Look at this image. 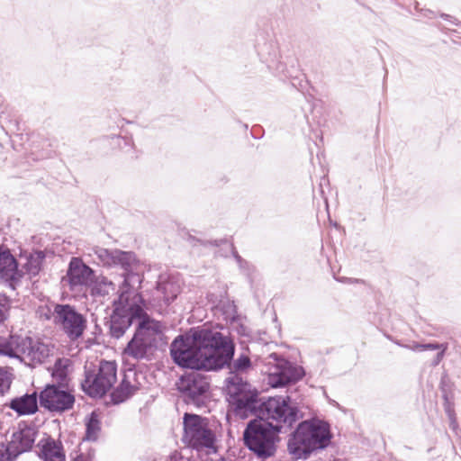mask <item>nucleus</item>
I'll list each match as a JSON object with an SVG mask.
<instances>
[{
	"instance_id": "1",
	"label": "nucleus",
	"mask_w": 461,
	"mask_h": 461,
	"mask_svg": "<svg viewBox=\"0 0 461 461\" xmlns=\"http://www.w3.org/2000/svg\"><path fill=\"white\" fill-rule=\"evenodd\" d=\"M232 409L240 419L252 414L258 418L249 423L243 438L249 448L261 456H271L277 434L299 419L298 410L290 406L286 399L273 397L261 402L258 391L247 384L236 388Z\"/></svg>"
},
{
	"instance_id": "2",
	"label": "nucleus",
	"mask_w": 461,
	"mask_h": 461,
	"mask_svg": "<svg viewBox=\"0 0 461 461\" xmlns=\"http://www.w3.org/2000/svg\"><path fill=\"white\" fill-rule=\"evenodd\" d=\"M217 329L191 328L185 335L176 338L170 345L174 362L193 370H217L230 366V331Z\"/></svg>"
},
{
	"instance_id": "3",
	"label": "nucleus",
	"mask_w": 461,
	"mask_h": 461,
	"mask_svg": "<svg viewBox=\"0 0 461 461\" xmlns=\"http://www.w3.org/2000/svg\"><path fill=\"white\" fill-rule=\"evenodd\" d=\"M113 310L110 316V334L114 339L122 338L134 321H141L149 316L144 309V303L135 288H122L119 296L113 303Z\"/></svg>"
},
{
	"instance_id": "4",
	"label": "nucleus",
	"mask_w": 461,
	"mask_h": 461,
	"mask_svg": "<svg viewBox=\"0 0 461 461\" xmlns=\"http://www.w3.org/2000/svg\"><path fill=\"white\" fill-rule=\"evenodd\" d=\"M330 441L329 424L320 420H305L288 441L289 453L296 459L307 458L316 449L324 448Z\"/></svg>"
},
{
	"instance_id": "5",
	"label": "nucleus",
	"mask_w": 461,
	"mask_h": 461,
	"mask_svg": "<svg viewBox=\"0 0 461 461\" xmlns=\"http://www.w3.org/2000/svg\"><path fill=\"white\" fill-rule=\"evenodd\" d=\"M162 329L161 322L145 316L138 322L133 337L128 342L123 354L136 360L149 359L157 348Z\"/></svg>"
},
{
	"instance_id": "6",
	"label": "nucleus",
	"mask_w": 461,
	"mask_h": 461,
	"mask_svg": "<svg viewBox=\"0 0 461 461\" xmlns=\"http://www.w3.org/2000/svg\"><path fill=\"white\" fill-rule=\"evenodd\" d=\"M116 380V363L102 360L97 368L85 366V379L81 383V387L91 397H103L113 386Z\"/></svg>"
},
{
	"instance_id": "7",
	"label": "nucleus",
	"mask_w": 461,
	"mask_h": 461,
	"mask_svg": "<svg viewBox=\"0 0 461 461\" xmlns=\"http://www.w3.org/2000/svg\"><path fill=\"white\" fill-rule=\"evenodd\" d=\"M183 440L188 447L198 451L212 448L214 434L208 428L205 419L196 414L185 413Z\"/></svg>"
},
{
	"instance_id": "8",
	"label": "nucleus",
	"mask_w": 461,
	"mask_h": 461,
	"mask_svg": "<svg viewBox=\"0 0 461 461\" xmlns=\"http://www.w3.org/2000/svg\"><path fill=\"white\" fill-rule=\"evenodd\" d=\"M53 323L72 341L78 339L86 329V319L70 304L56 303Z\"/></svg>"
},
{
	"instance_id": "9",
	"label": "nucleus",
	"mask_w": 461,
	"mask_h": 461,
	"mask_svg": "<svg viewBox=\"0 0 461 461\" xmlns=\"http://www.w3.org/2000/svg\"><path fill=\"white\" fill-rule=\"evenodd\" d=\"M209 386L208 378L196 371L182 375L177 384L178 390L184 394L185 402L196 407L205 404Z\"/></svg>"
},
{
	"instance_id": "10",
	"label": "nucleus",
	"mask_w": 461,
	"mask_h": 461,
	"mask_svg": "<svg viewBox=\"0 0 461 461\" xmlns=\"http://www.w3.org/2000/svg\"><path fill=\"white\" fill-rule=\"evenodd\" d=\"M65 386L47 384L40 393L39 402L41 407L51 412H64L73 408L75 396Z\"/></svg>"
},
{
	"instance_id": "11",
	"label": "nucleus",
	"mask_w": 461,
	"mask_h": 461,
	"mask_svg": "<svg viewBox=\"0 0 461 461\" xmlns=\"http://www.w3.org/2000/svg\"><path fill=\"white\" fill-rule=\"evenodd\" d=\"M268 358L276 363L274 370L270 371L267 376V384L271 387H282L302 377L303 371L301 368L293 366L285 359L279 358L276 354H271Z\"/></svg>"
},
{
	"instance_id": "12",
	"label": "nucleus",
	"mask_w": 461,
	"mask_h": 461,
	"mask_svg": "<svg viewBox=\"0 0 461 461\" xmlns=\"http://www.w3.org/2000/svg\"><path fill=\"white\" fill-rule=\"evenodd\" d=\"M95 278V271L79 258H72L67 270L66 281L70 290L82 291L90 286Z\"/></svg>"
},
{
	"instance_id": "13",
	"label": "nucleus",
	"mask_w": 461,
	"mask_h": 461,
	"mask_svg": "<svg viewBox=\"0 0 461 461\" xmlns=\"http://www.w3.org/2000/svg\"><path fill=\"white\" fill-rule=\"evenodd\" d=\"M115 254L114 267H121L124 270V279L119 291H122V288H134L132 285L134 284H138L140 285L142 282V278L138 273L134 272L138 269L139 266V261L137 260L135 254L131 251H122L120 249L115 251Z\"/></svg>"
},
{
	"instance_id": "14",
	"label": "nucleus",
	"mask_w": 461,
	"mask_h": 461,
	"mask_svg": "<svg viewBox=\"0 0 461 461\" xmlns=\"http://www.w3.org/2000/svg\"><path fill=\"white\" fill-rule=\"evenodd\" d=\"M20 357L32 364H41L50 355V349L47 345L33 340L32 338L25 337L21 339Z\"/></svg>"
},
{
	"instance_id": "15",
	"label": "nucleus",
	"mask_w": 461,
	"mask_h": 461,
	"mask_svg": "<svg viewBox=\"0 0 461 461\" xmlns=\"http://www.w3.org/2000/svg\"><path fill=\"white\" fill-rule=\"evenodd\" d=\"M35 436V430L31 428H24L14 432L7 446V452L17 456L29 451L34 444Z\"/></svg>"
},
{
	"instance_id": "16",
	"label": "nucleus",
	"mask_w": 461,
	"mask_h": 461,
	"mask_svg": "<svg viewBox=\"0 0 461 461\" xmlns=\"http://www.w3.org/2000/svg\"><path fill=\"white\" fill-rule=\"evenodd\" d=\"M38 447L39 456L43 461H66L63 445L59 440L52 438L41 439Z\"/></svg>"
},
{
	"instance_id": "17",
	"label": "nucleus",
	"mask_w": 461,
	"mask_h": 461,
	"mask_svg": "<svg viewBox=\"0 0 461 461\" xmlns=\"http://www.w3.org/2000/svg\"><path fill=\"white\" fill-rule=\"evenodd\" d=\"M37 393H25L13 398L5 406L15 411L19 416L32 415L38 411Z\"/></svg>"
},
{
	"instance_id": "18",
	"label": "nucleus",
	"mask_w": 461,
	"mask_h": 461,
	"mask_svg": "<svg viewBox=\"0 0 461 461\" xmlns=\"http://www.w3.org/2000/svg\"><path fill=\"white\" fill-rule=\"evenodd\" d=\"M18 264L8 249L0 246V283L14 279Z\"/></svg>"
},
{
	"instance_id": "19",
	"label": "nucleus",
	"mask_w": 461,
	"mask_h": 461,
	"mask_svg": "<svg viewBox=\"0 0 461 461\" xmlns=\"http://www.w3.org/2000/svg\"><path fill=\"white\" fill-rule=\"evenodd\" d=\"M232 367V395L235 397L237 387H240L242 384L250 385L249 383L244 382L242 377H239V375L245 374L251 368L249 357L246 355H241L234 361Z\"/></svg>"
},
{
	"instance_id": "20",
	"label": "nucleus",
	"mask_w": 461,
	"mask_h": 461,
	"mask_svg": "<svg viewBox=\"0 0 461 461\" xmlns=\"http://www.w3.org/2000/svg\"><path fill=\"white\" fill-rule=\"evenodd\" d=\"M71 361L68 358H58L53 366L51 375L57 385L67 386Z\"/></svg>"
},
{
	"instance_id": "21",
	"label": "nucleus",
	"mask_w": 461,
	"mask_h": 461,
	"mask_svg": "<svg viewBox=\"0 0 461 461\" xmlns=\"http://www.w3.org/2000/svg\"><path fill=\"white\" fill-rule=\"evenodd\" d=\"M137 390L138 386L131 384L128 381V375H125L121 384L113 391L112 400L114 403H121L132 396Z\"/></svg>"
},
{
	"instance_id": "22",
	"label": "nucleus",
	"mask_w": 461,
	"mask_h": 461,
	"mask_svg": "<svg viewBox=\"0 0 461 461\" xmlns=\"http://www.w3.org/2000/svg\"><path fill=\"white\" fill-rule=\"evenodd\" d=\"M91 295L104 298L115 290V285L105 276H95L90 285Z\"/></svg>"
},
{
	"instance_id": "23",
	"label": "nucleus",
	"mask_w": 461,
	"mask_h": 461,
	"mask_svg": "<svg viewBox=\"0 0 461 461\" xmlns=\"http://www.w3.org/2000/svg\"><path fill=\"white\" fill-rule=\"evenodd\" d=\"M22 337L11 336L9 339L0 338V355L10 357H20Z\"/></svg>"
},
{
	"instance_id": "24",
	"label": "nucleus",
	"mask_w": 461,
	"mask_h": 461,
	"mask_svg": "<svg viewBox=\"0 0 461 461\" xmlns=\"http://www.w3.org/2000/svg\"><path fill=\"white\" fill-rule=\"evenodd\" d=\"M157 290L163 294V300L166 304H169L174 301L179 293V287L169 280L158 282Z\"/></svg>"
},
{
	"instance_id": "25",
	"label": "nucleus",
	"mask_w": 461,
	"mask_h": 461,
	"mask_svg": "<svg viewBox=\"0 0 461 461\" xmlns=\"http://www.w3.org/2000/svg\"><path fill=\"white\" fill-rule=\"evenodd\" d=\"M101 430V422L98 415L93 411L86 420V436L85 438L90 441H95L98 438Z\"/></svg>"
},
{
	"instance_id": "26",
	"label": "nucleus",
	"mask_w": 461,
	"mask_h": 461,
	"mask_svg": "<svg viewBox=\"0 0 461 461\" xmlns=\"http://www.w3.org/2000/svg\"><path fill=\"white\" fill-rule=\"evenodd\" d=\"M115 251H118V249H108L101 247H95L93 249L94 255H95L98 264L106 267H114Z\"/></svg>"
},
{
	"instance_id": "27",
	"label": "nucleus",
	"mask_w": 461,
	"mask_h": 461,
	"mask_svg": "<svg viewBox=\"0 0 461 461\" xmlns=\"http://www.w3.org/2000/svg\"><path fill=\"white\" fill-rule=\"evenodd\" d=\"M45 258V255L42 251H35L31 254L25 263V269L31 276H36L39 274L41 268L42 262Z\"/></svg>"
},
{
	"instance_id": "28",
	"label": "nucleus",
	"mask_w": 461,
	"mask_h": 461,
	"mask_svg": "<svg viewBox=\"0 0 461 461\" xmlns=\"http://www.w3.org/2000/svg\"><path fill=\"white\" fill-rule=\"evenodd\" d=\"M13 374L5 367H0V396L5 395L11 387Z\"/></svg>"
},
{
	"instance_id": "29",
	"label": "nucleus",
	"mask_w": 461,
	"mask_h": 461,
	"mask_svg": "<svg viewBox=\"0 0 461 461\" xmlns=\"http://www.w3.org/2000/svg\"><path fill=\"white\" fill-rule=\"evenodd\" d=\"M447 348V344L428 343L423 344V351L425 350H439L433 361V365H438L444 357L445 352Z\"/></svg>"
},
{
	"instance_id": "30",
	"label": "nucleus",
	"mask_w": 461,
	"mask_h": 461,
	"mask_svg": "<svg viewBox=\"0 0 461 461\" xmlns=\"http://www.w3.org/2000/svg\"><path fill=\"white\" fill-rule=\"evenodd\" d=\"M233 329H235L237 332L241 336H249L248 326L240 316H236L234 314V309L232 308V330Z\"/></svg>"
},
{
	"instance_id": "31",
	"label": "nucleus",
	"mask_w": 461,
	"mask_h": 461,
	"mask_svg": "<svg viewBox=\"0 0 461 461\" xmlns=\"http://www.w3.org/2000/svg\"><path fill=\"white\" fill-rule=\"evenodd\" d=\"M225 383V400L229 403L226 408V420L230 421V377H227Z\"/></svg>"
},
{
	"instance_id": "32",
	"label": "nucleus",
	"mask_w": 461,
	"mask_h": 461,
	"mask_svg": "<svg viewBox=\"0 0 461 461\" xmlns=\"http://www.w3.org/2000/svg\"><path fill=\"white\" fill-rule=\"evenodd\" d=\"M403 347L405 348H408V349L415 351V352L423 351V344H420V343H412L411 345H405Z\"/></svg>"
},
{
	"instance_id": "33",
	"label": "nucleus",
	"mask_w": 461,
	"mask_h": 461,
	"mask_svg": "<svg viewBox=\"0 0 461 461\" xmlns=\"http://www.w3.org/2000/svg\"><path fill=\"white\" fill-rule=\"evenodd\" d=\"M52 313H53V311H51L49 308H46V312L42 311L41 312V316L44 317L46 320H50V319H52Z\"/></svg>"
},
{
	"instance_id": "34",
	"label": "nucleus",
	"mask_w": 461,
	"mask_h": 461,
	"mask_svg": "<svg viewBox=\"0 0 461 461\" xmlns=\"http://www.w3.org/2000/svg\"><path fill=\"white\" fill-rule=\"evenodd\" d=\"M232 258L235 259V261H236V262H237V264L240 266V267H241V268H242V267H243V263H244V261L242 260V258H241L239 255H237L236 253H234L233 251H232ZM245 264H247V263L245 262Z\"/></svg>"
},
{
	"instance_id": "35",
	"label": "nucleus",
	"mask_w": 461,
	"mask_h": 461,
	"mask_svg": "<svg viewBox=\"0 0 461 461\" xmlns=\"http://www.w3.org/2000/svg\"><path fill=\"white\" fill-rule=\"evenodd\" d=\"M7 302V298L5 295L0 294V306L5 305Z\"/></svg>"
},
{
	"instance_id": "36",
	"label": "nucleus",
	"mask_w": 461,
	"mask_h": 461,
	"mask_svg": "<svg viewBox=\"0 0 461 461\" xmlns=\"http://www.w3.org/2000/svg\"><path fill=\"white\" fill-rule=\"evenodd\" d=\"M5 320V312L0 308V324Z\"/></svg>"
},
{
	"instance_id": "37",
	"label": "nucleus",
	"mask_w": 461,
	"mask_h": 461,
	"mask_svg": "<svg viewBox=\"0 0 461 461\" xmlns=\"http://www.w3.org/2000/svg\"><path fill=\"white\" fill-rule=\"evenodd\" d=\"M222 242H223L222 240H215L213 241H207V243H210L213 246H220V244H221Z\"/></svg>"
},
{
	"instance_id": "38",
	"label": "nucleus",
	"mask_w": 461,
	"mask_h": 461,
	"mask_svg": "<svg viewBox=\"0 0 461 461\" xmlns=\"http://www.w3.org/2000/svg\"><path fill=\"white\" fill-rule=\"evenodd\" d=\"M72 461H85V458L82 455H77Z\"/></svg>"
},
{
	"instance_id": "39",
	"label": "nucleus",
	"mask_w": 461,
	"mask_h": 461,
	"mask_svg": "<svg viewBox=\"0 0 461 461\" xmlns=\"http://www.w3.org/2000/svg\"><path fill=\"white\" fill-rule=\"evenodd\" d=\"M227 435H230V429H227Z\"/></svg>"
},
{
	"instance_id": "40",
	"label": "nucleus",
	"mask_w": 461,
	"mask_h": 461,
	"mask_svg": "<svg viewBox=\"0 0 461 461\" xmlns=\"http://www.w3.org/2000/svg\"><path fill=\"white\" fill-rule=\"evenodd\" d=\"M232 357L234 356V346L232 345V351H231Z\"/></svg>"
},
{
	"instance_id": "41",
	"label": "nucleus",
	"mask_w": 461,
	"mask_h": 461,
	"mask_svg": "<svg viewBox=\"0 0 461 461\" xmlns=\"http://www.w3.org/2000/svg\"><path fill=\"white\" fill-rule=\"evenodd\" d=\"M218 461H227V460H226L225 458H223V457H222V458H221V459H220V460H218Z\"/></svg>"
}]
</instances>
